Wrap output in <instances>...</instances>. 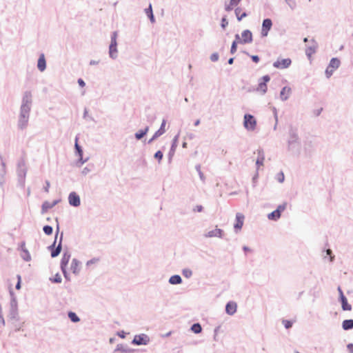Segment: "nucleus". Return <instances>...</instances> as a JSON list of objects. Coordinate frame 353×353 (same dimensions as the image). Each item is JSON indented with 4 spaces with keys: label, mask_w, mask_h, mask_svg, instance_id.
Listing matches in <instances>:
<instances>
[{
    "label": "nucleus",
    "mask_w": 353,
    "mask_h": 353,
    "mask_svg": "<svg viewBox=\"0 0 353 353\" xmlns=\"http://www.w3.org/2000/svg\"><path fill=\"white\" fill-rule=\"evenodd\" d=\"M240 1H230L229 4H226L225 9L226 11L230 12L234 9V7L239 5Z\"/></svg>",
    "instance_id": "a19ab883"
},
{
    "label": "nucleus",
    "mask_w": 353,
    "mask_h": 353,
    "mask_svg": "<svg viewBox=\"0 0 353 353\" xmlns=\"http://www.w3.org/2000/svg\"><path fill=\"white\" fill-rule=\"evenodd\" d=\"M68 203L72 207H79L81 205L79 195L75 192H71L68 195Z\"/></svg>",
    "instance_id": "f8f14e48"
},
{
    "label": "nucleus",
    "mask_w": 353,
    "mask_h": 353,
    "mask_svg": "<svg viewBox=\"0 0 353 353\" xmlns=\"http://www.w3.org/2000/svg\"><path fill=\"white\" fill-rule=\"evenodd\" d=\"M276 179L279 182V183H283L285 180V176H284V174L282 171H281L280 172H279L276 176Z\"/></svg>",
    "instance_id": "4d7b16f0"
},
{
    "label": "nucleus",
    "mask_w": 353,
    "mask_h": 353,
    "mask_svg": "<svg viewBox=\"0 0 353 353\" xmlns=\"http://www.w3.org/2000/svg\"><path fill=\"white\" fill-rule=\"evenodd\" d=\"M88 160V158H86L85 159H83V156L81 157H79V159L77 162V165L80 167L84 163L87 162V161Z\"/></svg>",
    "instance_id": "680f3d73"
},
{
    "label": "nucleus",
    "mask_w": 353,
    "mask_h": 353,
    "mask_svg": "<svg viewBox=\"0 0 353 353\" xmlns=\"http://www.w3.org/2000/svg\"><path fill=\"white\" fill-rule=\"evenodd\" d=\"M228 26V21L227 19V16L226 15H224L222 19H221V27L223 28V29H225V28Z\"/></svg>",
    "instance_id": "864d4df0"
},
{
    "label": "nucleus",
    "mask_w": 353,
    "mask_h": 353,
    "mask_svg": "<svg viewBox=\"0 0 353 353\" xmlns=\"http://www.w3.org/2000/svg\"><path fill=\"white\" fill-rule=\"evenodd\" d=\"M149 129V126H145L143 129L138 130L134 134V138L138 141L141 140L148 134Z\"/></svg>",
    "instance_id": "bb28decb"
},
{
    "label": "nucleus",
    "mask_w": 353,
    "mask_h": 353,
    "mask_svg": "<svg viewBox=\"0 0 353 353\" xmlns=\"http://www.w3.org/2000/svg\"><path fill=\"white\" fill-rule=\"evenodd\" d=\"M323 256L324 259H326L327 256H329V261L330 262H333L334 261V255L332 254V251L330 248H327L323 251Z\"/></svg>",
    "instance_id": "f704fd0d"
},
{
    "label": "nucleus",
    "mask_w": 353,
    "mask_h": 353,
    "mask_svg": "<svg viewBox=\"0 0 353 353\" xmlns=\"http://www.w3.org/2000/svg\"><path fill=\"white\" fill-rule=\"evenodd\" d=\"M341 65V61L337 57H333L330 59L329 65L325 69V74L327 79H330L335 70L338 69Z\"/></svg>",
    "instance_id": "20e7f679"
},
{
    "label": "nucleus",
    "mask_w": 353,
    "mask_h": 353,
    "mask_svg": "<svg viewBox=\"0 0 353 353\" xmlns=\"http://www.w3.org/2000/svg\"><path fill=\"white\" fill-rule=\"evenodd\" d=\"M288 136L289 138L288 139V150L289 151L293 152L295 147L297 146L299 148L301 144L297 128L290 125L288 130Z\"/></svg>",
    "instance_id": "f257e3e1"
},
{
    "label": "nucleus",
    "mask_w": 353,
    "mask_h": 353,
    "mask_svg": "<svg viewBox=\"0 0 353 353\" xmlns=\"http://www.w3.org/2000/svg\"><path fill=\"white\" fill-rule=\"evenodd\" d=\"M118 33L117 31H114L111 34V41L109 46V55L112 59H115L118 57L117 51V39Z\"/></svg>",
    "instance_id": "7ed1b4c3"
},
{
    "label": "nucleus",
    "mask_w": 353,
    "mask_h": 353,
    "mask_svg": "<svg viewBox=\"0 0 353 353\" xmlns=\"http://www.w3.org/2000/svg\"><path fill=\"white\" fill-rule=\"evenodd\" d=\"M43 231L46 235H51L53 232V228L51 225H46L43 228Z\"/></svg>",
    "instance_id": "37998d69"
},
{
    "label": "nucleus",
    "mask_w": 353,
    "mask_h": 353,
    "mask_svg": "<svg viewBox=\"0 0 353 353\" xmlns=\"http://www.w3.org/2000/svg\"><path fill=\"white\" fill-rule=\"evenodd\" d=\"M292 93V89L290 87L284 86L280 92V99L282 101H287Z\"/></svg>",
    "instance_id": "4be33fe9"
},
{
    "label": "nucleus",
    "mask_w": 353,
    "mask_h": 353,
    "mask_svg": "<svg viewBox=\"0 0 353 353\" xmlns=\"http://www.w3.org/2000/svg\"><path fill=\"white\" fill-rule=\"evenodd\" d=\"M37 68L39 71L43 72L46 69V61L44 54H41L37 61Z\"/></svg>",
    "instance_id": "393cba45"
},
{
    "label": "nucleus",
    "mask_w": 353,
    "mask_h": 353,
    "mask_svg": "<svg viewBox=\"0 0 353 353\" xmlns=\"http://www.w3.org/2000/svg\"><path fill=\"white\" fill-rule=\"evenodd\" d=\"M50 281L53 283H61L62 279L59 273H57L53 277L50 278Z\"/></svg>",
    "instance_id": "79ce46f5"
},
{
    "label": "nucleus",
    "mask_w": 353,
    "mask_h": 353,
    "mask_svg": "<svg viewBox=\"0 0 353 353\" xmlns=\"http://www.w3.org/2000/svg\"><path fill=\"white\" fill-rule=\"evenodd\" d=\"M163 157V153L161 150L157 151L154 154V158L158 161L159 163L161 161Z\"/></svg>",
    "instance_id": "09e8293b"
},
{
    "label": "nucleus",
    "mask_w": 353,
    "mask_h": 353,
    "mask_svg": "<svg viewBox=\"0 0 353 353\" xmlns=\"http://www.w3.org/2000/svg\"><path fill=\"white\" fill-rule=\"evenodd\" d=\"M190 330L195 334H199L202 332V327L199 323H194L191 325Z\"/></svg>",
    "instance_id": "e433bc0d"
},
{
    "label": "nucleus",
    "mask_w": 353,
    "mask_h": 353,
    "mask_svg": "<svg viewBox=\"0 0 353 353\" xmlns=\"http://www.w3.org/2000/svg\"><path fill=\"white\" fill-rule=\"evenodd\" d=\"M343 330L347 331L353 329V319H345L342 322Z\"/></svg>",
    "instance_id": "2f4dec72"
},
{
    "label": "nucleus",
    "mask_w": 353,
    "mask_h": 353,
    "mask_svg": "<svg viewBox=\"0 0 353 353\" xmlns=\"http://www.w3.org/2000/svg\"><path fill=\"white\" fill-rule=\"evenodd\" d=\"M280 217L281 214H279L276 210L268 214V219L271 221H276L280 219Z\"/></svg>",
    "instance_id": "4c0bfd02"
},
{
    "label": "nucleus",
    "mask_w": 353,
    "mask_h": 353,
    "mask_svg": "<svg viewBox=\"0 0 353 353\" xmlns=\"http://www.w3.org/2000/svg\"><path fill=\"white\" fill-rule=\"evenodd\" d=\"M237 304L234 301H229L225 305V312L228 315H233L236 313Z\"/></svg>",
    "instance_id": "412c9836"
},
{
    "label": "nucleus",
    "mask_w": 353,
    "mask_h": 353,
    "mask_svg": "<svg viewBox=\"0 0 353 353\" xmlns=\"http://www.w3.org/2000/svg\"><path fill=\"white\" fill-rule=\"evenodd\" d=\"M135 350L134 349H131L128 347L127 345L123 344H118L117 345L116 349L114 350V352H121L125 353H133Z\"/></svg>",
    "instance_id": "a878e982"
},
{
    "label": "nucleus",
    "mask_w": 353,
    "mask_h": 353,
    "mask_svg": "<svg viewBox=\"0 0 353 353\" xmlns=\"http://www.w3.org/2000/svg\"><path fill=\"white\" fill-rule=\"evenodd\" d=\"M292 60L290 58L282 59L280 60L278 59L273 63V66L278 69H285L290 66Z\"/></svg>",
    "instance_id": "9b49d317"
},
{
    "label": "nucleus",
    "mask_w": 353,
    "mask_h": 353,
    "mask_svg": "<svg viewBox=\"0 0 353 353\" xmlns=\"http://www.w3.org/2000/svg\"><path fill=\"white\" fill-rule=\"evenodd\" d=\"M242 44L250 43L253 41L252 33L250 30H245L241 32Z\"/></svg>",
    "instance_id": "a211bd4d"
},
{
    "label": "nucleus",
    "mask_w": 353,
    "mask_h": 353,
    "mask_svg": "<svg viewBox=\"0 0 353 353\" xmlns=\"http://www.w3.org/2000/svg\"><path fill=\"white\" fill-rule=\"evenodd\" d=\"M10 309H18V303L17 299L10 300Z\"/></svg>",
    "instance_id": "bf43d9fd"
},
{
    "label": "nucleus",
    "mask_w": 353,
    "mask_h": 353,
    "mask_svg": "<svg viewBox=\"0 0 353 353\" xmlns=\"http://www.w3.org/2000/svg\"><path fill=\"white\" fill-rule=\"evenodd\" d=\"M316 52V47L315 46H309L305 50V54L307 57H310L311 55Z\"/></svg>",
    "instance_id": "49530a36"
},
{
    "label": "nucleus",
    "mask_w": 353,
    "mask_h": 353,
    "mask_svg": "<svg viewBox=\"0 0 353 353\" xmlns=\"http://www.w3.org/2000/svg\"><path fill=\"white\" fill-rule=\"evenodd\" d=\"M339 301L341 304V307L343 311L352 310V305L348 303L346 296L342 297L341 299H339Z\"/></svg>",
    "instance_id": "c85d7f7f"
},
{
    "label": "nucleus",
    "mask_w": 353,
    "mask_h": 353,
    "mask_svg": "<svg viewBox=\"0 0 353 353\" xmlns=\"http://www.w3.org/2000/svg\"><path fill=\"white\" fill-rule=\"evenodd\" d=\"M283 7L285 8L287 6L290 8L292 10L296 8V1H283Z\"/></svg>",
    "instance_id": "de8ad7c7"
},
{
    "label": "nucleus",
    "mask_w": 353,
    "mask_h": 353,
    "mask_svg": "<svg viewBox=\"0 0 353 353\" xmlns=\"http://www.w3.org/2000/svg\"><path fill=\"white\" fill-rule=\"evenodd\" d=\"M241 11V8L239 7H237L234 10L237 20L239 21H241L243 18H245L248 16V14L246 12H243L242 14H240Z\"/></svg>",
    "instance_id": "c9c22d12"
},
{
    "label": "nucleus",
    "mask_w": 353,
    "mask_h": 353,
    "mask_svg": "<svg viewBox=\"0 0 353 353\" xmlns=\"http://www.w3.org/2000/svg\"><path fill=\"white\" fill-rule=\"evenodd\" d=\"M237 41H232L231 48H230V53L234 54L237 50Z\"/></svg>",
    "instance_id": "052dcab7"
},
{
    "label": "nucleus",
    "mask_w": 353,
    "mask_h": 353,
    "mask_svg": "<svg viewBox=\"0 0 353 353\" xmlns=\"http://www.w3.org/2000/svg\"><path fill=\"white\" fill-rule=\"evenodd\" d=\"M182 274L184 277L189 279L192 276V271L189 268L182 270Z\"/></svg>",
    "instance_id": "a18cd8bd"
},
{
    "label": "nucleus",
    "mask_w": 353,
    "mask_h": 353,
    "mask_svg": "<svg viewBox=\"0 0 353 353\" xmlns=\"http://www.w3.org/2000/svg\"><path fill=\"white\" fill-rule=\"evenodd\" d=\"M61 270V272H62V273L63 274V276H64L65 279L67 281H70V276L69 273L67 271V269Z\"/></svg>",
    "instance_id": "69168bd1"
},
{
    "label": "nucleus",
    "mask_w": 353,
    "mask_h": 353,
    "mask_svg": "<svg viewBox=\"0 0 353 353\" xmlns=\"http://www.w3.org/2000/svg\"><path fill=\"white\" fill-rule=\"evenodd\" d=\"M219 54L217 52H214L210 56V60L212 62L217 61L219 60Z\"/></svg>",
    "instance_id": "0e129e2a"
},
{
    "label": "nucleus",
    "mask_w": 353,
    "mask_h": 353,
    "mask_svg": "<svg viewBox=\"0 0 353 353\" xmlns=\"http://www.w3.org/2000/svg\"><path fill=\"white\" fill-rule=\"evenodd\" d=\"M168 282L171 285H179L182 283L183 280L180 275L174 274L170 277Z\"/></svg>",
    "instance_id": "7c9ffc66"
},
{
    "label": "nucleus",
    "mask_w": 353,
    "mask_h": 353,
    "mask_svg": "<svg viewBox=\"0 0 353 353\" xmlns=\"http://www.w3.org/2000/svg\"><path fill=\"white\" fill-rule=\"evenodd\" d=\"M26 183V177H18V186L24 188Z\"/></svg>",
    "instance_id": "13d9d810"
},
{
    "label": "nucleus",
    "mask_w": 353,
    "mask_h": 353,
    "mask_svg": "<svg viewBox=\"0 0 353 353\" xmlns=\"http://www.w3.org/2000/svg\"><path fill=\"white\" fill-rule=\"evenodd\" d=\"M29 112L19 111V115L18 117L17 127L19 130H23L28 125V121L30 118Z\"/></svg>",
    "instance_id": "39448f33"
},
{
    "label": "nucleus",
    "mask_w": 353,
    "mask_h": 353,
    "mask_svg": "<svg viewBox=\"0 0 353 353\" xmlns=\"http://www.w3.org/2000/svg\"><path fill=\"white\" fill-rule=\"evenodd\" d=\"M18 249L22 252L23 254H21V258L25 261L28 262V261H31V256H30L29 251L26 248V242L25 241H21L20 243Z\"/></svg>",
    "instance_id": "2eb2a0df"
},
{
    "label": "nucleus",
    "mask_w": 353,
    "mask_h": 353,
    "mask_svg": "<svg viewBox=\"0 0 353 353\" xmlns=\"http://www.w3.org/2000/svg\"><path fill=\"white\" fill-rule=\"evenodd\" d=\"M243 126L248 131H253L256 127V120L250 114H245L243 117Z\"/></svg>",
    "instance_id": "423d86ee"
},
{
    "label": "nucleus",
    "mask_w": 353,
    "mask_h": 353,
    "mask_svg": "<svg viewBox=\"0 0 353 353\" xmlns=\"http://www.w3.org/2000/svg\"><path fill=\"white\" fill-rule=\"evenodd\" d=\"M145 12L148 19H150V22L152 23H155L156 20L154 15L153 14L152 6L151 3H150L148 7L145 9Z\"/></svg>",
    "instance_id": "cd10ccee"
},
{
    "label": "nucleus",
    "mask_w": 353,
    "mask_h": 353,
    "mask_svg": "<svg viewBox=\"0 0 353 353\" xmlns=\"http://www.w3.org/2000/svg\"><path fill=\"white\" fill-rule=\"evenodd\" d=\"M286 206H287V203H283V204L278 205L276 210L277 211V212L279 214H280L281 215V213L285 210Z\"/></svg>",
    "instance_id": "5fc2aeb1"
},
{
    "label": "nucleus",
    "mask_w": 353,
    "mask_h": 353,
    "mask_svg": "<svg viewBox=\"0 0 353 353\" xmlns=\"http://www.w3.org/2000/svg\"><path fill=\"white\" fill-rule=\"evenodd\" d=\"M23 323H17L16 322H12L13 326L14 327V332H19L21 330H23Z\"/></svg>",
    "instance_id": "603ef678"
},
{
    "label": "nucleus",
    "mask_w": 353,
    "mask_h": 353,
    "mask_svg": "<svg viewBox=\"0 0 353 353\" xmlns=\"http://www.w3.org/2000/svg\"><path fill=\"white\" fill-rule=\"evenodd\" d=\"M57 240V239H54L53 243L50 245H49L48 247V250L50 252V256H51L52 258H55V257L58 256L60 254V253L53 254L54 250L56 249H57V245L56 246Z\"/></svg>",
    "instance_id": "72a5a7b5"
},
{
    "label": "nucleus",
    "mask_w": 353,
    "mask_h": 353,
    "mask_svg": "<svg viewBox=\"0 0 353 353\" xmlns=\"http://www.w3.org/2000/svg\"><path fill=\"white\" fill-rule=\"evenodd\" d=\"M32 105V95L30 91L27 90L23 94L20 110L30 112Z\"/></svg>",
    "instance_id": "f03ea898"
},
{
    "label": "nucleus",
    "mask_w": 353,
    "mask_h": 353,
    "mask_svg": "<svg viewBox=\"0 0 353 353\" xmlns=\"http://www.w3.org/2000/svg\"><path fill=\"white\" fill-rule=\"evenodd\" d=\"M99 261V259L98 258H92V259L87 261L86 265L90 266V265L97 263Z\"/></svg>",
    "instance_id": "338daca9"
},
{
    "label": "nucleus",
    "mask_w": 353,
    "mask_h": 353,
    "mask_svg": "<svg viewBox=\"0 0 353 353\" xmlns=\"http://www.w3.org/2000/svg\"><path fill=\"white\" fill-rule=\"evenodd\" d=\"M195 169L198 172V174L199 176V178L202 181H205V177L204 176V174L203 173V172L201 171V165L200 164H197L195 166Z\"/></svg>",
    "instance_id": "c03bdc74"
},
{
    "label": "nucleus",
    "mask_w": 353,
    "mask_h": 353,
    "mask_svg": "<svg viewBox=\"0 0 353 353\" xmlns=\"http://www.w3.org/2000/svg\"><path fill=\"white\" fill-rule=\"evenodd\" d=\"M8 317L11 321H18L19 320L18 309H10Z\"/></svg>",
    "instance_id": "c756f323"
},
{
    "label": "nucleus",
    "mask_w": 353,
    "mask_h": 353,
    "mask_svg": "<svg viewBox=\"0 0 353 353\" xmlns=\"http://www.w3.org/2000/svg\"><path fill=\"white\" fill-rule=\"evenodd\" d=\"M179 137V133H178L176 135H175L172 139L171 147H170V151L168 154V161L170 163L172 161V157L174 155L176 149L177 148Z\"/></svg>",
    "instance_id": "4468645a"
},
{
    "label": "nucleus",
    "mask_w": 353,
    "mask_h": 353,
    "mask_svg": "<svg viewBox=\"0 0 353 353\" xmlns=\"http://www.w3.org/2000/svg\"><path fill=\"white\" fill-rule=\"evenodd\" d=\"M243 53H245V54L249 56L253 62H254L256 63L259 62L260 58L258 55H250L248 52H247L245 51H244Z\"/></svg>",
    "instance_id": "6e6d98bb"
},
{
    "label": "nucleus",
    "mask_w": 353,
    "mask_h": 353,
    "mask_svg": "<svg viewBox=\"0 0 353 353\" xmlns=\"http://www.w3.org/2000/svg\"><path fill=\"white\" fill-rule=\"evenodd\" d=\"M78 140H79V138L77 136L75 137V141H74L75 154L78 157H81V156H83V151L82 147L79 144Z\"/></svg>",
    "instance_id": "473e14b6"
},
{
    "label": "nucleus",
    "mask_w": 353,
    "mask_h": 353,
    "mask_svg": "<svg viewBox=\"0 0 353 353\" xmlns=\"http://www.w3.org/2000/svg\"><path fill=\"white\" fill-rule=\"evenodd\" d=\"M282 323L283 324L284 327L286 328V329H290L292 327L293 325V321H291V320H286V319H283L282 321Z\"/></svg>",
    "instance_id": "3c124183"
},
{
    "label": "nucleus",
    "mask_w": 353,
    "mask_h": 353,
    "mask_svg": "<svg viewBox=\"0 0 353 353\" xmlns=\"http://www.w3.org/2000/svg\"><path fill=\"white\" fill-rule=\"evenodd\" d=\"M20 168L21 169L26 168V162L23 159H20L17 163V169H20Z\"/></svg>",
    "instance_id": "e2e57ef3"
},
{
    "label": "nucleus",
    "mask_w": 353,
    "mask_h": 353,
    "mask_svg": "<svg viewBox=\"0 0 353 353\" xmlns=\"http://www.w3.org/2000/svg\"><path fill=\"white\" fill-rule=\"evenodd\" d=\"M270 81V76L265 74L259 79L258 87L256 91L261 92L262 94H265L268 91L267 83Z\"/></svg>",
    "instance_id": "0eeeda50"
},
{
    "label": "nucleus",
    "mask_w": 353,
    "mask_h": 353,
    "mask_svg": "<svg viewBox=\"0 0 353 353\" xmlns=\"http://www.w3.org/2000/svg\"><path fill=\"white\" fill-rule=\"evenodd\" d=\"M256 152H257L258 157L256 160V169L258 170L259 169L260 166L263 165V162L265 160V154H264L263 149L261 148H259V149H257Z\"/></svg>",
    "instance_id": "aec40b11"
},
{
    "label": "nucleus",
    "mask_w": 353,
    "mask_h": 353,
    "mask_svg": "<svg viewBox=\"0 0 353 353\" xmlns=\"http://www.w3.org/2000/svg\"><path fill=\"white\" fill-rule=\"evenodd\" d=\"M272 27V21L270 18L264 19L262 23L261 34L262 37H267Z\"/></svg>",
    "instance_id": "9d476101"
},
{
    "label": "nucleus",
    "mask_w": 353,
    "mask_h": 353,
    "mask_svg": "<svg viewBox=\"0 0 353 353\" xmlns=\"http://www.w3.org/2000/svg\"><path fill=\"white\" fill-rule=\"evenodd\" d=\"M63 232H61V234H60V236H59V243H58V245H57V249H56L54 250V252H53V254H55V253H61V250H62V243H63Z\"/></svg>",
    "instance_id": "ea45409f"
},
{
    "label": "nucleus",
    "mask_w": 353,
    "mask_h": 353,
    "mask_svg": "<svg viewBox=\"0 0 353 353\" xmlns=\"http://www.w3.org/2000/svg\"><path fill=\"white\" fill-rule=\"evenodd\" d=\"M70 257L71 254L69 252V251L68 250H65L63 253L62 258L60 262L61 270L67 269V266L70 259Z\"/></svg>",
    "instance_id": "dca6fc26"
},
{
    "label": "nucleus",
    "mask_w": 353,
    "mask_h": 353,
    "mask_svg": "<svg viewBox=\"0 0 353 353\" xmlns=\"http://www.w3.org/2000/svg\"><path fill=\"white\" fill-rule=\"evenodd\" d=\"M150 342V337L145 334H137L131 341L134 345H146Z\"/></svg>",
    "instance_id": "6e6552de"
},
{
    "label": "nucleus",
    "mask_w": 353,
    "mask_h": 353,
    "mask_svg": "<svg viewBox=\"0 0 353 353\" xmlns=\"http://www.w3.org/2000/svg\"><path fill=\"white\" fill-rule=\"evenodd\" d=\"M166 120L165 119H163L162 123L161 124L160 128L154 132L153 136L148 141V144H151L154 141L158 139L159 137L163 135L165 132V127Z\"/></svg>",
    "instance_id": "1a4fd4ad"
},
{
    "label": "nucleus",
    "mask_w": 353,
    "mask_h": 353,
    "mask_svg": "<svg viewBox=\"0 0 353 353\" xmlns=\"http://www.w3.org/2000/svg\"><path fill=\"white\" fill-rule=\"evenodd\" d=\"M17 177H26L27 174V168L17 169Z\"/></svg>",
    "instance_id": "8fccbe9b"
},
{
    "label": "nucleus",
    "mask_w": 353,
    "mask_h": 353,
    "mask_svg": "<svg viewBox=\"0 0 353 353\" xmlns=\"http://www.w3.org/2000/svg\"><path fill=\"white\" fill-rule=\"evenodd\" d=\"M224 232L223 230L219 228H215L214 230L209 231L208 233L205 234V237L211 238V237H219L221 239L223 238Z\"/></svg>",
    "instance_id": "6ab92c4d"
},
{
    "label": "nucleus",
    "mask_w": 353,
    "mask_h": 353,
    "mask_svg": "<svg viewBox=\"0 0 353 353\" xmlns=\"http://www.w3.org/2000/svg\"><path fill=\"white\" fill-rule=\"evenodd\" d=\"M0 160L1 161V166H2L1 170H0V186L1 188H3V184L5 183V175L6 174V163L3 161V157L1 154H0Z\"/></svg>",
    "instance_id": "b1692460"
},
{
    "label": "nucleus",
    "mask_w": 353,
    "mask_h": 353,
    "mask_svg": "<svg viewBox=\"0 0 353 353\" xmlns=\"http://www.w3.org/2000/svg\"><path fill=\"white\" fill-rule=\"evenodd\" d=\"M68 316L72 323H78L80 321V318L78 315L72 311L68 312Z\"/></svg>",
    "instance_id": "58836bf2"
},
{
    "label": "nucleus",
    "mask_w": 353,
    "mask_h": 353,
    "mask_svg": "<svg viewBox=\"0 0 353 353\" xmlns=\"http://www.w3.org/2000/svg\"><path fill=\"white\" fill-rule=\"evenodd\" d=\"M60 201H61V199H57V200L53 201L52 203H50L47 201H44L41 205V213L42 214H44L45 213H46L48 212V210L52 208L56 205H57L60 202Z\"/></svg>",
    "instance_id": "f3484780"
},
{
    "label": "nucleus",
    "mask_w": 353,
    "mask_h": 353,
    "mask_svg": "<svg viewBox=\"0 0 353 353\" xmlns=\"http://www.w3.org/2000/svg\"><path fill=\"white\" fill-rule=\"evenodd\" d=\"M46 185L43 186V190L45 192H49V188L50 187V181L46 180V182H45Z\"/></svg>",
    "instance_id": "774afa93"
},
{
    "label": "nucleus",
    "mask_w": 353,
    "mask_h": 353,
    "mask_svg": "<svg viewBox=\"0 0 353 353\" xmlns=\"http://www.w3.org/2000/svg\"><path fill=\"white\" fill-rule=\"evenodd\" d=\"M81 263L77 259H73L70 265V270L73 274L78 275L80 272Z\"/></svg>",
    "instance_id": "5701e85b"
},
{
    "label": "nucleus",
    "mask_w": 353,
    "mask_h": 353,
    "mask_svg": "<svg viewBox=\"0 0 353 353\" xmlns=\"http://www.w3.org/2000/svg\"><path fill=\"white\" fill-rule=\"evenodd\" d=\"M244 219L245 216L243 214L239 212L236 213L235 223L234 224V230L236 233H238L242 229Z\"/></svg>",
    "instance_id": "ddd939ff"
}]
</instances>
